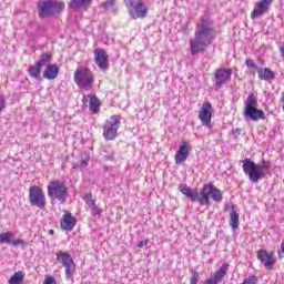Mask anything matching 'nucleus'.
<instances>
[{
    "label": "nucleus",
    "mask_w": 284,
    "mask_h": 284,
    "mask_svg": "<svg viewBox=\"0 0 284 284\" xmlns=\"http://www.w3.org/2000/svg\"><path fill=\"white\" fill-rule=\"evenodd\" d=\"M280 53H281L282 59H284V42L280 47Z\"/></svg>",
    "instance_id": "nucleus-37"
},
{
    "label": "nucleus",
    "mask_w": 284,
    "mask_h": 284,
    "mask_svg": "<svg viewBox=\"0 0 284 284\" xmlns=\"http://www.w3.org/2000/svg\"><path fill=\"white\" fill-rule=\"evenodd\" d=\"M55 256H57V261H59V263H61L63 267L65 265H74V260H72V255H70V253L68 252L59 251L55 254Z\"/></svg>",
    "instance_id": "nucleus-23"
},
{
    "label": "nucleus",
    "mask_w": 284,
    "mask_h": 284,
    "mask_svg": "<svg viewBox=\"0 0 284 284\" xmlns=\"http://www.w3.org/2000/svg\"><path fill=\"white\" fill-rule=\"evenodd\" d=\"M113 12H116V8L113 9Z\"/></svg>",
    "instance_id": "nucleus-42"
},
{
    "label": "nucleus",
    "mask_w": 284,
    "mask_h": 284,
    "mask_svg": "<svg viewBox=\"0 0 284 284\" xmlns=\"http://www.w3.org/2000/svg\"><path fill=\"white\" fill-rule=\"evenodd\" d=\"M179 191L193 203L197 201L200 205H206V207H210V199H212L215 203H221L223 201V193L212 183L203 185L200 196L199 192L193 191L190 186H187V184H180Z\"/></svg>",
    "instance_id": "nucleus-2"
},
{
    "label": "nucleus",
    "mask_w": 284,
    "mask_h": 284,
    "mask_svg": "<svg viewBox=\"0 0 284 284\" xmlns=\"http://www.w3.org/2000/svg\"><path fill=\"white\" fill-rule=\"evenodd\" d=\"M258 63H261L262 65H265V60L258 59Z\"/></svg>",
    "instance_id": "nucleus-40"
},
{
    "label": "nucleus",
    "mask_w": 284,
    "mask_h": 284,
    "mask_svg": "<svg viewBox=\"0 0 284 284\" xmlns=\"http://www.w3.org/2000/svg\"><path fill=\"white\" fill-rule=\"evenodd\" d=\"M120 125L121 121L119 120V115H112L105 121L103 126V136L105 141H114V139H116Z\"/></svg>",
    "instance_id": "nucleus-9"
},
{
    "label": "nucleus",
    "mask_w": 284,
    "mask_h": 284,
    "mask_svg": "<svg viewBox=\"0 0 284 284\" xmlns=\"http://www.w3.org/2000/svg\"><path fill=\"white\" fill-rule=\"evenodd\" d=\"M64 267L67 281H72V276H74V264H68Z\"/></svg>",
    "instance_id": "nucleus-30"
},
{
    "label": "nucleus",
    "mask_w": 284,
    "mask_h": 284,
    "mask_svg": "<svg viewBox=\"0 0 284 284\" xmlns=\"http://www.w3.org/2000/svg\"><path fill=\"white\" fill-rule=\"evenodd\" d=\"M230 264H222V266L213 274L212 277L207 278L204 284H219L227 276Z\"/></svg>",
    "instance_id": "nucleus-15"
},
{
    "label": "nucleus",
    "mask_w": 284,
    "mask_h": 284,
    "mask_svg": "<svg viewBox=\"0 0 284 284\" xmlns=\"http://www.w3.org/2000/svg\"><path fill=\"white\" fill-rule=\"evenodd\" d=\"M28 74L31 79H41V68L37 62L29 67Z\"/></svg>",
    "instance_id": "nucleus-25"
},
{
    "label": "nucleus",
    "mask_w": 284,
    "mask_h": 284,
    "mask_svg": "<svg viewBox=\"0 0 284 284\" xmlns=\"http://www.w3.org/2000/svg\"><path fill=\"white\" fill-rule=\"evenodd\" d=\"M43 284H57V280L52 276L45 277Z\"/></svg>",
    "instance_id": "nucleus-36"
},
{
    "label": "nucleus",
    "mask_w": 284,
    "mask_h": 284,
    "mask_svg": "<svg viewBox=\"0 0 284 284\" xmlns=\"http://www.w3.org/2000/svg\"><path fill=\"white\" fill-rule=\"evenodd\" d=\"M14 239V233L12 232H4L0 234V245L7 244L12 245V241Z\"/></svg>",
    "instance_id": "nucleus-26"
},
{
    "label": "nucleus",
    "mask_w": 284,
    "mask_h": 284,
    "mask_svg": "<svg viewBox=\"0 0 284 284\" xmlns=\"http://www.w3.org/2000/svg\"><path fill=\"white\" fill-rule=\"evenodd\" d=\"M273 1L274 0H261L260 2L255 3V7L251 13V19H258V17L266 14Z\"/></svg>",
    "instance_id": "nucleus-13"
},
{
    "label": "nucleus",
    "mask_w": 284,
    "mask_h": 284,
    "mask_svg": "<svg viewBox=\"0 0 284 284\" xmlns=\"http://www.w3.org/2000/svg\"><path fill=\"white\" fill-rule=\"evenodd\" d=\"M230 225L232 230H239V213L234 209L230 213Z\"/></svg>",
    "instance_id": "nucleus-28"
},
{
    "label": "nucleus",
    "mask_w": 284,
    "mask_h": 284,
    "mask_svg": "<svg viewBox=\"0 0 284 284\" xmlns=\"http://www.w3.org/2000/svg\"><path fill=\"white\" fill-rule=\"evenodd\" d=\"M65 8V3L57 0H40L38 2V11L40 19H45V17H54L59 14Z\"/></svg>",
    "instance_id": "nucleus-7"
},
{
    "label": "nucleus",
    "mask_w": 284,
    "mask_h": 284,
    "mask_svg": "<svg viewBox=\"0 0 284 284\" xmlns=\"http://www.w3.org/2000/svg\"><path fill=\"white\" fill-rule=\"evenodd\" d=\"M199 119L202 125L212 129V104L210 102H204L199 112Z\"/></svg>",
    "instance_id": "nucleus-12"
},
{
    "label": "nucleus",
    "mask_w": 284,
    "mask_h": 284,
    "mask_svg": "<svg viewBox=\"0 0 284 284\" xmlns=\"http://www.w3.org/2000/svg\"><path fill=\"white\" fill-rule=\"evenodd\" d=\"M29 201L30 205L33 207L43 210L45 207V194H43V189L39 186H31L29 190Z\"/></svg>",
    "instance_id": "nucleus-10"
},
{
    "label": "nucleus",
    "mask_w": 284,
    "mask_h": 284,
    "mask_svg": "<svg viewBox=\"0 0 284 284\" xmlns=\"http://www.w3.org/2000/svg\"><path fill=\"white\" fill-rule=\"evenodd\" d=\"M244 119L255 122L265 119V112L258 109V98L254 93H250L244 101Z\"/></svg>",
    "instance_id": "nucleus-4"
},
{
    "label": "nucleus",
    "mask_w": 284,
    "mask_h": 284,
    "mask_svg": "<svg viewBox=\"0 0 284 284\" xmlns=\"http://www.w3.org/2000/svg\"><path fill=\"white\" fill-rule=\"evenodd\" d=\"M129 17L133 20L145 19L150 12V8L143 0L133 1L128 8Z\"/></svg>",
    "instance_id": "nucleus-8"
},
{
    "label": "nucleus",
    "mask_w": 284,
    "mask_h": 284,
    "mask_svg": "<svg viewBox=\"0 0 284 284\" xmlns=\"http://www.w3.org/2000/svg\"><path fill=\"white\" fill-rule=\"evenodd\" d=\"M116 6V0H105L100 4V8H103V10H112Z\"/></svg>",
    "instance_id": "nucleus-31"
},
{
    "label": "nucleus",
    "mask_w": 284,
    "mask_h": 284,
    "mask_svg": "<svg viewBox=\"0 0 284 284\" xmlns=\"http://www.w3.org/2000/svg\"><path fill=\"white\" fill-rule=\"evenodd\" d=\"M91 212L93 216H101V212L102 210L99 209V206H97V204L94 206H91Z\"/></svg>",
    "instance_id": "nucleus-34"
},
{
    "label": "nucleus",
    "mask_w": 284,
    "mask_h": 284,
    "mask_svg": "<svg viewBox=\"0 0 284 284\" xmlns=\"http://www.w3.org/2000/svg\"><path fill=\"white\" fill-rule=\"evenodd\" d=\"M242 170L251 183H258L261 179L270 174V163L263 162V164H255L254 161L245 159L243 161Z\"/></svg>",
    "instance_id": "nucleus-3"
},
{
    "label": "nucleus",
    "mask_w": 284,
    "mask_h": 284,
    "mask_svg": "<svg viewBox=\"0 0 284 284\" xmlns=\"http://www.w3.org/2000/svg\"><path fill=\"white\" fill-rule=\"evenodd\" d=\"M215 89L221 90L223 85L232 81V69L220 68L214 72Z\"/></svg>",
    "instance_id": "nucleus-11"
},
{
    "label": "nucleus",
    "mask_w": 284,
    "mask_h": 284,
    "mask_svg": "<svg viewBox=\"0 0 284 284\" xmlns=\"http://www.w3.org/2000/svg\"><path fill=\"white\" fill-rule=\"evenodd\" d=\"M94 0H70L69 10L73 12H85Z\"/></svg>",
    "instance_id": "nucleus-16"
},
{
    "label": "nucleus",
    "mask_w": 284,
    "mask_h": 284,
    "mask_svg": "<svg viewBox=\"0 0 284 284\" xmlns=\"http://www.w3.org/2000/svg\"><path fill=\"white\" fill-rule=\"evenodd\" d=\"M187 156H190V144L183 141L175 153V163L179 165L187 161Z\"/></svg>",
    "instance_id": "nucleus-17"
},
{
    "label": "nucleus",
    "mask_w": 284,
    "mask_h": 284,
    "mask_svg": "<svg viewBox=\"0 0 284 284\" xmlns=\"http://www.w3.org/2000/svg\"><path fill=\"white\" fill-rule=\"evenodd\" d=\"M47 192L51 201H59V203H65L68 201V185L61 180H53L47 186Z\"/></svg>",
    "instance_id": "nucleus-6"
},
{
    "label": "nucleus",
    "mask_w": 284,
    "mask_h": 284,
    "mask_svg": "<svg viewBox=\"0 0 284 284\" xmlns=\"http://www.w3.org/2000/svg\"><path fill=\"white\" fill-rule=\"evenodd\" d=\"M95 63L100 70L105 72L110 68V62L108 61V53L103 49L94 50Z\"/></svg>",
    "instance_id": "nucleus-14"
},
{
    "label": "nucleus",
    "mask_w": 284,
    "mask_h": 284,
    "mask_svg": "<svg viewBox=\"0 0 284 284\" xmlns=\"http://www.w3.org/2000/svg\"><path fill=\"white\" fill-rule=\"evenodd\" d=\"M42 77H43V79H48V81H53V79H57V77H59V65L49 64L44 69Z\"/></svg>",
    "instance_id": "nucleus-21"
},
{
    "label": "nucleus",
    "mask_w": 284,
    "mask_h": 284,
    "mask_svg": "<svg viewBox=\"0 0 284 284\" xmlns=\"http://www.w3.org/2000/svg\"><path fill=\"white\" fill-rule=\"evenodd\" d=\"M23 278H26V275L23 272L19 271L16 272L10 278H9V284H22Z\"/></svg>",
    "instance_id": "nucleus-27"
},
{
    "label": "nucleus",
    "mask_w": 284,
    "mask_h": 284,
    "mask_svg": "<svg viewBox=\"0 0 284 284\" xmlns=\"http://www.w3.org/2000/svg\"><path fill=\"white\" fill-rule=\"evenodd\" d=\"M11 245H13L14 247H17L19 245H21V247H26V245H28V244L22 239H14L13 237V241L11 242Z\"/></svg>",
    "instance_id": "nucleus-32"
},
{
    "label": "nucleus",
    "mask_w": 284,
    "mask_h": 284,
    "mask_svg": "<svg viewBox=\"0 0 284 284\" xmlns=\"http://www.w3.org/2000/svg\"><path fill=\"white\" fill-rule=\"evenodd\" d=\"M257 258L264 264L266 270L274 267V253H267V251L261 250L257 252Z\"/></svg>",
    "instance_id": "nucleus-18"
},
{
    "label": "nucleus",
    "mask_w": 284,
    "mask_h": 284,
    "mask_svg": "<svg viewBox=\"0 0 284 284\" xmlns=\"http://www.w3.org/2000/svg\"><path fill=\"white\" fill-rule=\"evenodd\" d=\"M40 68H48V65H52V54L42 53L40 59L36 62Z\"/></svg>",
    "instance_id": "nucleus-24"
},
{
    "label": "nucleus",
    "mask_w": 284,
    "mask_h": 284,
    "mask_svg": "<svg viewBox=\"0 0 284 284\" xmlns=\"http://www.w3.org/2000/svg\"><path fill=\"white\" fill-rule=\"evenodd\" d=\"M144 245H148V240L145 242H138L136 247H143Z\"/></svg>",
    "instance_id": "nucleus-38"
},
{
    "label": "nucleus",
    "mask_w": 284,
    "mask_h": 284,
    "mask_svg": "<svg viewBox=\"0 0 284 284\" xmlns=\"http://www.w3.org/2000/svg\"><path fill=\"white\" fill-rule=\"evenodd\" d=\"M6 110V97L0 93V114Z\"/></svg>",
    "instance_id": "nucleus-35"
},
{
    "label": "nucleus",
    "mask_w": 284,
    "mask_h": 284,
    "mask_svg": "<svg viewBox=\"0 0 284 284\" xmlns=\"http://www.w3.org/2000/svg\"><path fill=\"white\" fill-rule=\"evenodd\" d=\"M73 81L80 90L90 92L94 85V74L89 68L79 67L74 71Z\"/></svg>",
    "instance_id": "nucleus-5"
},
{
    "label": "nucleus",
    "mask_w": 284,
    "mask_h": 284,
    "mask_svg": "<svg viewBox=\"0 0 284 284\" xmlns=\"http://www.w3.org/2000/svg\"><path fill=\"white\" fill-rule=\"evenodd\" d=\"M245 65L250 70H258V67L254 63V60H252V59H246L245 60Z\"/></svg>",
    "instance_id": "nucleus-33"
},
{
    "label": "nucleus",
    "mask_w": 284,
    "mask_h": 284,
    "mask_svg": "<svg viewBox=\"0 0 284 284\" xmlns=\"http://www.w3.org/2000/svg\"><path fill=\"white\" fill-rule=\"evenodd\" d=\"M60 225L67 232H72V230H74V225H77V219L72 216V213L67 211L62 220L60 221Z\"/></svg>",
    "instance_id": "nucleus-19"
},
{
    "label": "nucleus",
    "mask_w": 284,
    "mask_h": 284,
    "mask_svg": "<svg viewBox=\"0 0 284 284\" xmlns=\"http://www.w3.org/2000/svg\"><path fill=\"white\" fill-rule=\"evenodd\" d=\"M216 39V29L214 22L206 16H203L197 22L194 31V38L189 40L190 54L196 57L212 45V41Z\"/></svg>",
    "instance_id": "nucleus-1"
},
{
    "label": "nucleus",
    "mask_w": 284,
    "mask_h": 284,
    "mask_svg": "<svg viewBox=\"0 0 284 284\" xmlns=\"http://www.w3.org/2000/svg\"><path fill=\"white\" fill-rule=\"evenodd\" d=\"M123 1H124V4L128 8L129 6H132V2L135 1V0H123Z\"/></svg>",
    "instance_id": "nucleus-39"
},
{
    "label": "nucleus",
    "mask_w": 284,
    "mask_h": 284,
    "mask_svg": "<svg viewBox=\"0 0 284 284\" xmlns=\"http://www.w3.org/2000/svg\"><path fill=\"white\" fill-rule=\"evenodd\" d=\"M257 75L261 81H274L276 79V74L270 68H258Z\"/></svg>",
    "instance_id": "nucleus-22"
},
{
    "label": "nucleus",
    "mask_w": 284,
    "mask_h": 284,
    "mask_svg": "<svg viewBox=\"0 0 284 284\" xmlns=\"http://www.w3.org/2000/svg\"><path fill=\"white\" fill-rule=\"evenodd\" d=\"M82 199L90 210L91 207H94L97 205V202L94 201V199H92V193L84 194Z\"/></svg>",
    "instance_id": "nucleus-29"
},
{
    "label": "nucleus",
    "mask_w": 284,
    "mask_h": 284,
    "mask_svg": "<svg viewBox=\"0 0 284 284\" xmlns=\"http://www.w3.org/2000/svg\"><path fill=\"white\" fill-rule=\"evenodd\" d=\"M82 101L83 103H89L92 114H98L101 110V102L97 95H84Z\"/></svg>",
    "instance_id": "nucleus-20"
},
{
    "label": "nucleus",
    "mask_w": 284,
    "mask_h": 284,
    "mask_svg": "<svg viewBox=\"0 0 284 284\" xmlns=\"http://www.w3.org/2000/svg\"><path fill=\"white\" fill-rule=\"evenodd\" d=\"M50 234H54V231H53V230H51V231H50Z\"/></svg>",
    "instance_id": "nucleus-41"
}]
</instances>
